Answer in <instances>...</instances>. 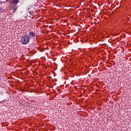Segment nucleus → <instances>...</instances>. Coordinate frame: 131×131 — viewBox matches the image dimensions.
Here are the masks:
<instances>
[{"label": "nucleus", "mask_w": 131, "mask_h": 131, "mask_svg": "<svg viewBox=\"0 0 131 131\" xmlns=\"http://www.w3.org/2000/svg\"><path fill=\"white\" fill-rule=\"evenodd\" d=\"M12 0H6V2H8V3H11Z\"/></svg>", "instance_id": "39448f33"}, {"label": "nucleus", "mask_w": 131, "mask_h": 131, "mask_svg": "<svg viewBox=\"0 0 131 131\" xmlns=\"http://www.w3.org/2000/svg\"><path fill=\"white\" fill-rule=\"evenodd\" d=\"M2 12H3V9L0 7V13H2Z\"/></svg>", "instance_id": "423d86ee"}, {"label": "nucleus", "mask_w": 131, "mask_h": 131, "mask_svg": "<svg viewBox=\"0 0 131 131\" xmlns=\"http://www.w3.org/2000/svg\"><path fill=\"white\" fill-rule=\"evenodd\" d=\"M11 9L13 12H16V10L18 9V6L16 5H11Z\"/></svg>", "instance_id": "7ed1b4c3"}, {"label": "nucleus", "mask_w": 131, "mask_h": 131, "mask_svg": "<svg viewBox=\"0 0 131 131\" xmlns=\"http://www.w3.org/2000/svg\"><path fill=\"white\" fill-rule=\"evenodd\" d=\"M29 40H30V39L27 35L21 38V41L23 42V45H27V43L29 42Z\"/></svg>", "instance_id": "f257e3e1"}, {"label": "nucleus", "mask_w": 131, "mask_h": 131, "mask_svg": "<svg viewBox=\"0 0 131 131\" xmlns=\"http://www.w3.org/2000/svg\"><path fill=\"white\" fill-rule=\"evenodd\" d=\"M27 37L30 39H32L35 37V33L33 32H30Z\"/></svg>", "instance_id": "f03ea898"}, {"label": "nucleus", "mask_w": 131, "mask_h": 131, "mask_svg": "<svg viewBox=\"0 0 131 131\" xmlns=\"http://www.w3.org/2000/svg\"><path fill=\"white\" fill-rule=\"evenodd\" d=\"M19 3V0H12L10 3V5H17V4Z\"/></svg>", "instance_id": "20e7f679"}]
</instances>
